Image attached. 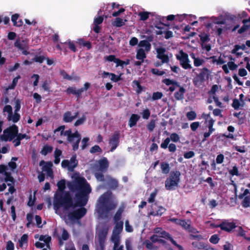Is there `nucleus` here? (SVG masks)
<instances>
[{"mask_svg": "<svg viewBox=\"0 0 250 250\" xmlns=\"http://www.w3.org/2000/svg\"><path fill=\"white\" fill-rule=\"evenodd\" d=\"M151 71L152 74L157 76H162L165 74V72L164 71H160L156 68H152Z\"/></svg>", "mask_w": 250, "mask_h": 250, "instance_id": "obj_53", "label": "nucleus"}, {"mask_svg": "<svg viewBox=\"0 0 250 250\" xmlns=\"http://www.w3.org/2000/svg\"><path fill=\"white\" fill-rule=\"evenodd\" d=\"M188 222H190V221H188V222L184 220H181L179 225L181 226L183 228H184L185 229L188 230L189 229V226H190Z\"/></svg>", "mask_w": 250, "mask_h": 250, "instance_id": "obj_48", "label": "nucleus"}, {"mask_svg": "<svg viewBox=\"0 0 250 250\" xmlns=\"http://www.w3.org/2000/svg\"><path fill=\"white\" fill-rule=\"evenodd\" d=\"M157 193V190L156 189H155L154 191L150 194V197L148 199V202L149 203H152L154 201V199L156 196Z\"/></svg>", "mask_w": 250, "mask_h": 250, "instance_id": "obj_61", "label": "nucleus"}, {"mask_svg": "<svg viewBox=\"0 0 250 250\" xmlns=\"http://www.w3.org/2000/svg\"><path fill=\"white\" fill-rule=\"evenodd\" d=\"M18 131V127L15 125H13L3 131V134L0 136V139L4 141H13L16 138Z\"/></svg>", "mask_w": 250, "mask_h": 250, "instance_id": "obj_7", "label": "nucleus"}, {"mask_svg": "<svg viewBox=\"0 0 250 250\" xmlns=\"http://www.w3.org/2000/svg\"><path fill=\"white\" fill-rule=\"evenodd\" d=\"M163 93L160 92H154L152 95V100H156L160 99L163 97Z\"/></svg>", "mask_w": 250, "mask_h": 250, "instance_id": "obj_52", "label": "nucleus"}, {"mask_svg": "<svg viewBox=\"0 0 250 250\" xmlns=\"http://www.w3.org/2000/svg\"><path fill=\"white\" fill-rule=\"evenodd\" d=\"M108 228H104L100 230L98 234L99 246L96 250H104L105 248V242L106 236L108 233Z\"/></svg>", "mask_w": 250, "mask_h": 250, "instance_id": "obj_9", "label": "nucleus"}, {"mask_svg": "<svg viewBox=\"0 0 250 250\" xmlns=\"http://www.w3.org/2000/svg\"><path fill=\"white\" fill-rule=\"evenodd\" d=\"M149 12L145 11L140 12L138 13V16L140 17V20L143 21L147 20L148 19Z\"/></svg>", "mask_w": 250, "mask_h": 250, "instance_id": "obj_37", "label": "nucleus"}, {"mask_svg": "<svg viewBox=\"0 0 250 250\" xmlns=\"http://www.w3.org/2000/svg\"><path fill=\"white\" fill-rule=\"evenodd\" d=\"M185 92V89L183 87H180L179 90L174 94V97L176 100H182L184 98V93Z\"/></svg>", "mask_w": 250, "mask_h": 250, "instance_id": "obj_35", "label": "nucleus"}, {"mask_svg": "<svg viewBox=\"0 0 250 250\" xmlns=\"http://www.w3.org/2000/svg\"><path fill=\"white\" fill-rule=\"evenodd\" d=\"M78 161L76 155L73 156L70 160H64L62 162V166L63 168H67L70 171H73L74 168L77 167Z\"/></svg>", "mask_w": 250, "mask_h": 250, "instance_id": "obj_10", "label": "nucleus"}, {"mask_svg": "<svg viewBox=\"0 0 250 250\" xmlns=\"http://www.w3.org/2000/svg\"><path fill=\"white\" fill-rule=\"evenodd\" d=\"M219 238L217 235L214 234L211 236L209 239V241L213 244H216L219 242Z\"/></svg>", "mask_w": 250, "mask_h": 250, "instance_id": "obj_55", "label": "nucleus"}, {"mask_svg": "<svg viewBox=\"0 0 250 250\" xmlns=\"http://www.w3.org/2000/svg\"><path fill=\"white\" fill-rule=\"evenodd\" d=\"M248 16V14L245 11H242L236 15H235V20H236L238 21H241L243 22V20H248L246 18Z\"/></svg>", "mask_w": 250, "mask_h": 250, "instance_id": "obj_30", "label": "nucleus"}, {"mask_svg": "<svg viewBox=\"0 0 250 250\" xmlns=\"http://www.w3.org/2000/svg\"><path fill=\"white\" fill-rule=\"evenodd\" d=\"M119 134L117 133H115L111 136L109 140V145L111 147V151H113L117 147L119 144Z\"/></svg>", "mask_w": 250, "mask_h": 250, "instance_id": "obj_13", "label": "nucleus"}, {"mask_svg": "<svg viewBox=\"0 0 250 250\" xmlns=\"http://www.w3.org/2000/svg\"><path fill=\"white\" fill-rule=\"evenodd\" d=\"M107 184L112 189H115L118 187V183L117 180L110 177L107 178Z\"/></svg>", "mask_w": 250, "mask_h": 250, "instance_id": "obj_25", "label": "nucleus"}, {"mask_svg": "<svg viewBox=\"0 0 250 250\" xmlns=\"http://www.w3.org/2000/svg\"><path fill=\"white\" fill-rule=\"evenodd\" d=\"M204 62V60L203 59H201L199 58H196L194 59V65L195 66H199L202 65Z\"/></svg>", "mask_w": 250, "mask_h": 250, "instance_id": "obj_58", "label": "nucleus"}, {"mask_svg": "<svg viewBox=\"0 0 250 250\" xmlns=\"http://www.w3.org/2000/svg\"><path fill=\"white\" fill-rule=\"evenodd\" d=\"M45 59V58L43 56H37L36 55L33 59L32 60L34 62H39V63H42L44 60Z\"/></svg>", "mask_w": 250, "mask_h": 250, "instance_id": "obj_50", "label": "nucleus"}, {"mask_svg": "<svg viewBox=\"0 0 250 250\" xmlns=\"http://www.w3.org/2000/svg\"><path fill=\"white\" fill-rule=\"evenodd\" d=\"M86 120V117L83 115L81 118L79 119L76 121L74 124L75 126H78L82 125Z\"/></svg>", "mask_w": 250, "mask_h": 250, "instance_id": "obj_54", "label": "nucleus"}, {"mask_svg": "<svg viewBox=\"0 0 250 250\" xmlns=\"http://www.w3.org/2000/svg\"><path fill=\"white\" fill-rule=\"evenodd\" d=\"M111 241L114 244L113 250H124V246L120 245L121 239L119 240L117 237H114Z\"/></svg>", "mask_w": 250, "mask_h": 250, "instance_id": "obj_22", "label": "nucleus"}, {"mask_svg": "<svg viewBox=\"0 0 250 250\" xmlns=\"http://www.w3.org/2000/svg\"><path fill=\"white\" fill-rule=\"evenodd\" d=\"M140 47H144L145 48V50L149 51L151 49L150 43L146 40L141 41L139 43Z\"/></svg>", "mask_w": 250, "mask_h": 250, "instance_id": "obj_31", "label": "nucleus"}, {"mask_svg": "<svg viewBox=\"0 0 250 250\" xmlns=\"http://www.w3.org/2000/svg\"><path fill=\"white\" fill-rule=\"evenodd\" d=\"M100 171L103 172L106 170L108 167V162L106 158L100 160L99 162Z\"/></svg>", "mask_w": 250, "mask_h": 250, "instance_id": "obj_20", "label": "nucleus"}, {"mask_svg": "<svg viewBox=\"0 0 250 250\" xmlns=\"http://www.w3.org/2000/svg\"><path fill=\"white\" fill-rule=\"evenodd\" d=\"M20 115L17 112H14V114L13 113L9 116H7V119L9 121H12L13 123L18 122L20 119Z\"/></svg>", "mask_w": 250, "mask_h": 250, "instance_id": "obj_28", "label": "nucleus"}, {"mask_svg": "<svg viewBox=\"0 0 250 250\" xmlns=\"http://www.w3.org/2000/svg\"><path fill=\"white\" fill-rule=\"evenodd\" d=\"M124 207H120L118 209V210H117L113 217L115 226L114 227L112 231V233L110 238L111 241L113 240V238H114V237H117V238H118L119 240L121 239L120 234L123 230L124 223L123 221L120 220L121 219V215L123 212L124 211Z\"/></svg>", "mask_w": 250, "mask_h": 250, "instance_id": "obj_3", "label": "nucleus"}, {"mask_svg": "<svg viewBox=\"0 0 250 250\" xmlns=\"http://www.w3.org/2000/svg\"><path fill=\"white\" fill-rule=\"evenodd\" d=\"M235 231L237 232L240 236L244 237L245 235V231L243 230L241 227H237L235 226Z\"/></svg>", "mask_w": 250, "mask_h": 250, "instance_id": "obj_62", "label": "nucleus"}, {"mask_svg": "<svg viewBox=\"0 0 250 250\" xmlns=\"http://www.w3.org/2000/svg\"><path fill=\"white\" fill-rule=\"evenodd\" d=\"M133 86L137 94H140L143 90V87L140 85L138 81L134 80L133 82Z\"/></svg>", "mask_w": 250, "mask_h": 250, "instance_id": "obj_32", "label": "nucleus"}, {"mask_svg": "<svg viewBox=\"0 0 250 250\" xmlns=\"http://www.w3.org/2000/svg\"><path fill=\"white\" fill-rule=\"evenodd\" d=\"M90 152L91 153H94L96 152H101L102 149L98 145H95L92 147L90 150Z\"/></svg>", "mask_w": 250, "mask_h": 250, "instance_id": "obj_56", "label": "nucleus"}, {"mask_svg": "<svg viewBox=\"0 0 250 250\" xmlns=\"http://www.w3.org/2000/svg\"><path fill=\"white\" fill-rule=\"evenodd\" d=\"M216 227L220 228L222 230H225L228 232L230 231L234 228V224L228 222L226 221L223 222L220 225L216 226Z\"/></svg>", "mask_w": 250, "mask_h": 250, "instance_id": "obj_14", "label": "nucleus"}, {"mask_svg": "<svg viewBox=\"0 0 250 250\" xmlns=\"http://www.w3.org/2000/svg\"><path fill=\"white\" fill-rule=\"evenodd\" d=\"M150 111L148 109L144 110L142 112V117L144 119H148L150 116Z\"/></svg>", "mask_w": 250, "mask_h": 250, "instance_id": "obj_63", "label": "nucleus"}, {"mask_svg": "<svg viewBox=\"0 0 250 250\" xmlns=\"http://www.w3.org/2000/svg\"><path fill=\"white\" fill-rule=\"evenodd\" d=\"M146 54L145 50L142 48H140L137 52L136 59L144 62V59L146 58Z\"/></svg>", "mask_w": 250, "mask_h": 250, "instance_id": "obj_27", "label": "nucleus"}, {"mask_svg": "<svg viewBox=\"0 0 250 250\" xmlns=\"http://www.w3.org/2000/svg\"><path fill=\"white\" fill-rule=\"evenodd\" d=\"M3 111L4 112H7L8 113L7 116H9L13 113L12 106L10 105H7L5 106L3 109Z\"/></svg>", "mask_w": 250, "mask_h": 250, "instance_id": "obj_59", "label": "nucleus"}, {"mask_svg": "<svg viewBox=\"0 0 250 250\" xmlns=\"http://www.w3.org/2000/svg\"><path fill=\"white\" fill-rule=\"evenodd\" d=\"M18 160L17 157H12L11 161L8 163V166L11 168L12 170H13L17 167V165L15 161Z\"/></svg>", "mask_w": 250, "mask_h": 250, "instance_id": "obj_42", "label": "nucleus"}, {"mask_svg": "<svg viewBox=\"0 0 250 250\" xmlns=\"http://www.w3.org/2000/svg\"><path fill=\"white\" fill-rule=\"evenodd\" d=\"M63 44H67L68 45L69 48L73 52H76L77 51V49L74 43L71 41L70 40H68L67 42H66Z\"/></svg>", "mask_w": 250, "mask_h": 250, "instance_id": "obj_40", "label": "nucleus"}, {"mask_svg": "<svg viewBox=\"0 0 250 250\" xmlns=\"http://www.w3.org/2000/svg\"><path fill=\"white\" fill-rule=\"evenodd\" d=\"M105 61H108L109 62H114L116 63V66H120L122 68L124 67L123 64V61L117 58L114 55H110L109 56H106L104 57Z\"/></svg>", "mask_w": 250, "mask_h": 250, "instance_id": "obj_12", "label": "nucleus"}, {"mask_svg": "<svg viewBox=\"0 0 250 250\" xmlns=\"http://www.w3.org/2000/svg\"><path fill=\"white\" fill-rule=\"evenodd\" d=\"M157 58L160 59L162 63H168L169 62V58L167 55L166 54V48L164 47H159L156 49Z\"/></svg>", "mask_w": 250, "mask_h": 250, "instance_id": "obj_11", "label": "nucleus"}, {"mask_svg": "<svg viewBox=\"0 0 250 250\" xmlns=\"http://www.w3.org/2000/svg\"><path fill=\"white\" fill-rule=\"evenodd\" d=\"M180 137L179 135L176 133H172L170 136V140L174 142H177L179 141Z\"/></svg>", "mask_w": 250, "mask_h": 250, "instance_id": "obj_60", "label": "nucleus"}, {"mask_svg": "<svg viewBox=\"0 0 250 250\" xmlns=\"http://www.w3.org/2000/svg\"><path fill=\"white\" fill-rule=\"evenodd\" d=\"M127 21L125 20L124 21L119 17H117L115 19L114 21L112 22V25L116 27H120L125 24V22Z\"/></svg>", "mask_w": 250, "mask_h": 250, "instance_id": "obj_23", "label": "nucleus"}, {"mask_svg": "<svg viewBox=\"0 0 250 250\" xmlns=\"http://www.w3.org/2000/svg\"><path fill=\"white\" fill-rule=\"evenodd\" d=\"M187 117L189 120H193L196 117V114L193 111L188 112L187 113Z\"/></svg>", "mask_w": 250, "mask_h": 250, "instance_id": "obj_51", "label": "nucleus"}, {"mask_svg": "<svg viewBox=\"0 0 250 250\" xmlns=\"http://www.w3.org/2000/svg\"><path fill=\"white\" fill-rule=\"evenodd\" d=\"M222 68L224 72L227 74L229 73V68L231 70H234V62H229L228 63V65L224 64L222 66Z\"/></svg>", "mask_w": 250, "mask_h": 250, "instance_id": "obj_26", "label": "nucleus"}, {"mask_svg": "<svg viewBox=\"0 0 250 250\" xmlns=\"http://www.w3.org/2000/svg\"><path fill=\"white\" fill-rule=\"evenodd\" d=\"M212 22H208L205 24L207 28H213L214 24H225L233 20V17L229 13H224L218 17L211 18Z\"/></svg>", "mask_w": 250, "mask_h": 250, "instance_id": "obj_5", "label": "nucleus"}, {"mask_svg": "<svg viewBox=\"0 0 250 250\" xmlns=\"http://www.w3.org/2000/svg\"><path fill=\"white\" fill-rule=\"evenodd\" d=\"M209 59L211 60L213 63H216L217 65L223 64L225 62L223 58L219 57L217 59L216 56H215L210 57Z\"/></svg>", "mask_w": 250, "mask_h": 250, "instance_id": "obj_34", "label": "nucleus"}, {"mask_svg": "<svg viewBox=\"0 0 250 250\" xmlns=\"http://www.w3.org/2000/svg\"><path fill=\"white\" fill-rule=\"evenodd\" d=\"M14 46L20 50L26 49L28 47L27 43L26 41L22 40L21 42L20 40H17L14 43Z\"/></svg>", "mask_w": 250, "mask_h": 250, "instance_id": "obj_18", "label": "nucleus"}, {"mask_svg": "<svg viewBox=\"0 0 250 250\" xmlns=\"http://www.w3.org/2000/svg\"><path fill=\"white\" fill-rule=\"evenodd\" d=\"M28 241V235L26 234H23L21 239L19 240V246L20 247H22L24 244L27 243Z\"/></svg>", "mask_w": 250, "mask_h": 250, "instance_id": "obj_38", "label": "nucleus"}, {"mask_svg": "<svg viewBox=\"0 0 250 250\" xmlns=\"http://www.w3.org/2000/svg\"><path fill=\"white\" fill-rule=\"evenodd\" d=\"M52 167V164L51 162L46 163L42 167V171L45 172H48L49 170H52L51 167Z\"/></svg>", "mask_w": 250, "mask_h": 250, "instance_id": "obj_57", "label": "nucleus"}, {"mask_svg": "<svg viewBox=\"0 0 250 250\" xmlns=\"http://www.w3.org/2000/svg\"><path fill=\"white\" fill-rule=\"evenodd\" d=\"M64 136L67 137L69 142L72 144L73 149L77 150L79 148V144L81 139V135L77 131L75 133H72L70 129L65 131L64 132Z\"/></svg>", "mask_w": 250, "mask_h": 250, "instance_id": "obj_6", "label": "nucleus"}, {"mask_svg": "<svg viewBox=\"0 0 250 250\" xmlns=\"http://www.w3.org/2000/svg\"><path fill=\"white\" fill-rule=\"evenodd\" d=\"M192 245L199 249H205V248L206 246V244L203 243V242H193L192 243Z\"/></svg>", "mask_w": 250, "mask_h": 250, "instance_id": "obj_46", "label": "nucleus"}, {"mask_svg": "<svg viewBox=\"0 0 250 250\" xmlns=\"http://www.w3.org/2000/svg\"><path fill=\"white\" fill-rule=\"evenodd\" d=\"M53 149L52 146L48 145H45L43 146V148L41 151V153L44 156L46 155L48 153H50Z\"/></svg>", "mask_w": 250, "mask_h": 250, "instance_id": "obj_36", "label": "nucleus"}, {"mask_svg": "<svg viewBox=\"0 0 250 250\" xmlns=\"http://www.w3.org/2000/svg\"><path fill=\"white\" fill-rule=\"evenodd\" d=\"M139 119L140 116L139 115L134 114H132L129 120V126L132 127L135 125Z\"/></svg>", "mask_w": 250, "mask_h": 250, "instance_id": "obj_24", "label": "nucleus"}, {"mask_svg": "<svg viewBox=\"0 0 250 250\" xmlns=\"http://www.w3.org/2000/svg\"><path fill=\"white\" fill-rule=\"evenodd\" d=\"M176 58L180 62V65L185 69H191L192 68L189 64L190 61L188 54L183 50H180L178 54L175 55Z\"/></svg>", "mask_w": 250, "mask_h": 250, "instance_id": "obj_8", "label": "nucleus"}, {"mask_svg": "<svg viewBox=\"0 0 250 250\" xmlns=\"http://www.w3.org/2000/svg\"><path fill=\"white\" fill-rule=\"evenodd\" d=\"M161 167L163 173L167 174L169 173L170 167L168 164L163 163L161 165Z\"/></svg>", "mask_w": 250, "mask_h": 250, "instance_id": "obj_39", "label": "nucleus"}, {"mask_svg": "<svg viewBox=\"0 0 250 250\" xmlns=\"http://www.w3.org/2000/svg\"><path fill=\"white\" fill-rule=\"evenodd\" d=\"M243 25L238 30V33L239 34H242L250 28V25L249 24L248 21L246 20H243Z\"/></svg>", "mask_w": 250, "mask_h": 250, "instance_id": "obj_29", "label": "nucleus"}, {"mask_svg": "<svg viewBox=\"0 0 250 250\" xmlns=\"http://www.w3.org/2000/svg\"><path fill=\"white\" fill-rule=\"evenodd\" d=\"M155 127V120H151L150 122L147 125L146 127L147 129L150 132H151L153 130L154 128Z\"/></svg>", "mask_w": 250, "mask_h": 250, "instance_id": "obj_43", "label": "nucleus"}, {"mask_svg": "<svg viewBox=\"0 0 250 250\" xmlns=\"http://www.w3.org/2000/svg\"><path fill=\"white\" fill-rule=\"evenodd\" d=\"M163 82L167 85H170L169 89L170 91H173L176 87H178L177 83L170 79H163Z\"/></svg>", "mask_w": 250, "mask_h": 250, "instance_id": "obj_19", "label": "nucleus"}, {"mask_svg": "<svg viewBox=\"0 0 250 250\" xmlns=\"http://www.w3.org/2000/svg\"><path fill=\"white\" fill-rule=\"evenodd\" d=\"M5 181L8 183H11V184L14 183V178L11 176L10 173L5 172Z\"/></svg>", "mask_w": 250, "mask_h": 250, "instance_id": "obj_47", "label": "nucleus"}, {"mask_svg": "<svg viewBox=\"0 0 250 250\" xmlns=\"http://www.w3.org/2000/svg\"><path fill=\"white\" fill-rule=\"evenodd\" d=\"M66 92L68 94H72L79 97L83 93V90L81 89H77L75 87H69L67 89Z\"/></svg>", "mask_w": 250, "mask_h": 250, "instance_id": "obj_21", "label": "nucleus"}, {"mask_svg": "<svg viewBox=\"0 0 250 250\" xmlns=\"http://www.w3.org/2000/svg\"><path fill=\"white\" fill-rule=\"evenodd\" d=\"M242 206L244 208H248L250 206V197L246 196L242 202Z\"/></svg>", "mask_w": 250, "mask_h": 250, "instance_id": "obj_49", "label": "nucleus"}, {"mask_svg": "<svg viewBox=\"0 0 250 250\" xmlns=\"http://www.w3.org/2000/svg\"><path fill=\"white\" fill-rule=\"evenodd\" d=\"M23 139L28 140L29 139V137L26 134L19 133L18 132L17 135L16 136V138L13 140L14 146L17 147L20 146L21 143V141Z\"/></svg>", "mask_w": 250, "mask_h": 250, "instance_id": "obj_17", "label": "nucleus"}, {"mask_svg": "<svg viewBox=\"0 0 250 250\" xmlns=\"http://www.w3.org/2000/svg\"><path fill=\"white\" fill-rule=\"evenodd\" d=\"M79 115L78 112L75 113L74 115H72L70 111L65 112L63 116V120L65 123H70L76 119Z\"/></svg>", "mask_w": 250, "mask_h": 250, "instance_id": "obj_15", "label": "nucleus"}, {"mask_svg": "<svg viewBox=\"0 0 250 250\" xmlns=\"http://www.w3.org/2000/svg\"><path fill=\"white\" fill-rule=\"evenodd\" d=\"M209 70L206 67L201 69L198 74L199 78H208Z\"/></svg>", "mask_w": 250, "mask_h": 250, "instance_id": "obj_33", "label": "nucleus"}, {"mask_svg": "<svg viewBox=\"0 0 250 250\" xmlns=\"http://www.w3.org/2000/svg\"><path fill=\"white\" fill-rule=\"evenodd\" d=\"M104 21V18L102 16H99L94 19V24L99 25L101 24Z\"/></svg>", "mask_w": 250, "mask_h": 250, "instance_id": "obj_64", "label": "nucleus"}, {"mask_svg": "<svg viewBox=\"0 0 250 250\" xmlns=\"http://www.w3.org/2000/svg\"><path fill=\"white\" fill-rule=\"evenodd\" d=\"M246 48V47L245 44H243L241 45H235V56L238 57L242 55V53H239L238 52L240 49L244 50Z\"/></svg>", "mask_w": 250, "mask_h": 250, "instance_id": "obj_41", "label": "nucleus"}, {"mask_svg": "<svg viewBox=\"0 0 250 250\" xmlns=\"http://www.w3.org/2000/svg\"><path fill=\"white\" fill-rule=\"evenodd\" d=\"M69 189L76 192L77 202L74 203L68 192H64L65 188L64 180H61L57 183L59 190L54 196V208L57 210L62 208L64 213H67L68 219L72 222L82 218L86 213V209L83 208L88 201V194L91 191L89 184L83 177H78L67 185Z\"/></svg>", "mask_w": 250, "mask_h": 250, "instance_id": "obj_1", "label": "nucleus"}, {"mask_svg": "<svg viewBox=\"0 0 250 250\" xmlns=\"http://www.w3.org/2000/svg\"><path fill=\"white\" fill-rule=\"evenodd\" d=\"M156 205L152 206V210L150 214L153 216L161 215L166 210L165 208L162 207H157Z\"/></svg>", "mask_w": 250, "mask_h": 250, "instance_id": "obj_16", "label": "nucleus"}, {"mask_svg": "<svg viewBox=\"0 0 250 250\" xmlns=\"http://www.w3.org/2000/svg\"><path fill=\"white\" fill-rule=\"evenodd\" d=\"M243 97L244 95L242 94H241L239 95L241 102H239L238 100L235 99V109L238 108L240 106H242L243 105L244 103L242 100Z\"/></svg>", "mask_w": 250, "mask_h": 250, "instance_id": "obj_45", "label": "nucleus"}, {"mask_svg": "<svg viewBox=\"0 0 250 250\" xmlns=\"http://www.w3.org/2000/svg\"><path fill=\"white\" fill-rule=\"evenodd\" d=\"M180 175V172L178 171H172L170 173L169 177L165 181V187L167 190H174L178 186Z\"/></svg>", "mask_w": 250, "mask_h": 250, "instance_id": "obj_4", "label": "nucleus"}, {"mask_svg": "<svg viewBox=\"0 0 250 250\" xmlns=\"http://www.w3.org/2000/svg\"><path fill=\"white\" fill-rule=\"evenodd\" d=\"M117 205L118 202L112 198L111 192H106L99 197L96 209L101 218H107Z\"/></svg>", "mask_w": 250, "mask_h": 250, "instance_id": "obj_2", "label": "nucleus"}, {"mask_svg": "<svg viewBox=\"0 0 250 250\" xmlns=\"http://www.w3.org/2000/svg\"><path fill=\"white\" fill-rule=\"evenodd\" d=\"M62 236L60 237L61 238V239L62 240L66 241L69 238V234L68 233L67 231L64 228H62Z\"/></svg>", "mask_w": 250, "mask_h": 250, "instance_id": "obj_44", "label": "nucleus"}]
</instances>
